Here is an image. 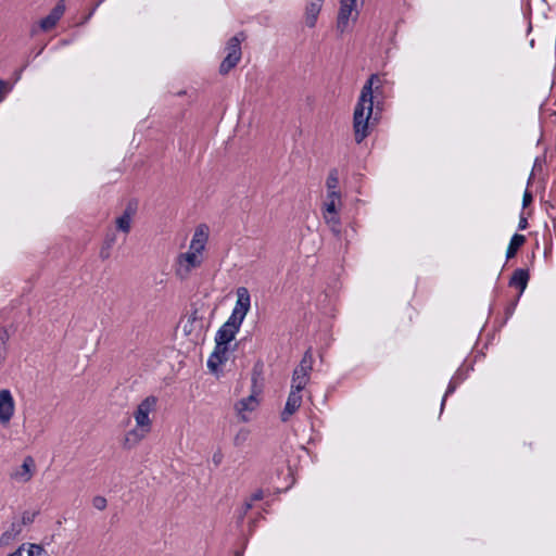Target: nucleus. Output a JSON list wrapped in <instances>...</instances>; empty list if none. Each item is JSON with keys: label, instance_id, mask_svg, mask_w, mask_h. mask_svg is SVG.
<instances>
[{"label": "nucleus", "instance_id": "f257e3e1", "mask_svg": "<svg viewBox=\"0 0 556 556\" xmlns=\"http://www.w3.org/2000/svg\"><path fill=\"white\" fill-rule=\"evenodd\" d=\"M375 79H378V75H370L362 88L361 96L354 109L353 129L355 141L358 144L369 135V121L374 110L372 84Z\"/></svg>", "mask_w": 556, "mask_h": 556}, {"label": "nucleus", "instance_id": "f03ea898", "mask_svg": "<svg viewBox=\"0 0 556 556\" xmlns=\"http://www.w3.org/2000/svg\"><path fill=\"white\" fill-rule=\"evenodd\" d=\"M156 403L157 399L153 395H150L141 401L137 406V409L134 413V417L141 433L139 434L136 430L129 431L125 438V447L130 448L151 430V420L149 415L155 409Z\"/></svg>", "mask_w": 556, "mask_h": 556}, {"label": "nucleus", "instance_id": "7ed1b4c3", "mask_svg": "<svg viewBox=\"0 0 556 556\" xmlns=\"http://www.w3.org/2000/svg\"><path fill=\"white\" fill-rule=\"evenodd\" d=\"M260 374L256 370H253L252 374V393L248 397H243L238 401L235 405V408L240 417V419L244 422L249 420L245 413L253 412L258 406L257 395L262 391V387L257 384Z\"/></svg>", "mask_w": 556, "mask_h": 556}, {"label": "nucleus", "instance_id": "20e7f679", "mask_svg": "<svg viewBox=\"0 0 556 556\" xmlns=\"http://www.w3.org/2000/svg\"><path fill=\"white\" fill-rule=\"evenodd\" d=\"M243 39V34L240 33L239 35H236L231 37L227 45H226V51L227 55L222 61L219 65V73L225 75L232 70L238 62L241 59V41Z\"/></svg>", "mask_w": 556, "mask_h": 556}, {"label": "nucleus", "instance_id": "39448f33", "mask_svg": "<svg viewBox=\"0 0 556 556\" xmlns=\"http://www.w3.org/2000/svg\"><path fill=\"white\" fill-rule=\"evenodd\" d=\"M15 410V402L9 389L0 390V424L8 425Z\"/></svg>", "mask_w": 556, "mask_h": 556}, {"label": "nucleus", "instance_id": "423d86ee", "mask_svg": "<svg viewBox=\"0 0 556 556\" xmlns=\"http://www.w3.org/2000/svg\"><path fill=\"white\" fill-rule=\"evenodd\" d=\"M65 9V1L59 0L50 13L40 21V28L45 31L52 29L63 16Z\"/></svg>", "mask_w": 556, "mask_h": 556}, {"label": "nucleus", "instance_id": "0eeeda50", "mask_svg": "<svg viewBox=\"0 0 556 556\" xmlns=\"http://www.w3.org/2000/svg\"><path fill=\"white\" fill-rule=\"evenodd\" d=\"M35 469V460L31 456H26L23 460V464L15 468L10 477L11 479L18 482H28L34 475Z\"/></svg>", "mask_w": 556, "mask_h": 556}, {"label": "nucleus", "instance_id": "6e6552de", "mask_svg": "<svg viewBox=\"0 0 556 556\" xmlns=\"http://www.w3.org/2000/svg\"><path fill=\"white\" fill-rule=\"evenodd\" d=\"M355 7V0H341L340 10L337 18V29L341 34L345 31L350 16Z\"/></svg>", "mask_w": 556, "mask_h": 556}, {"label": "nucleus", "instance_id": "1a4fd4ad", "mask_svg": "<svg viewBox=\"0 0 556 556\" xmlns=\"http://www.w3.org/2000/svg\"><path fill=\"white\" fill-rule=\"evenodd\" d=\"M228 346H220L215 344L214 351L207 359V368L215 375L219 371V366L227 361Z\"/></svg>", "mask_w": 556, "mask_h": 556}, {"label": "nucleus", "instance_id": "9d476101", "mask_svg": "<svg viewBox=\"0 0 556 556\" xmlns=\"http://www.w3.org/2000/svg\"><path fill=\"white\" fill-rule=\"evenodd\" d=\"M208 238V228L206 225H199L192 236L189 250L194 251L199 254L205 249V244Z\"/></svg>", "mask_w": 556, "mask_h": 556}, {"label": "nucleus", "instance_id": "9b49d317", "mask_svg": "<svg viewBox=\"0 0 556 556\" xmlns=\"http://www.w3.org/2000/svg\"><path fill=\"white\" fill-rule=\"evenodd\" d=\"M251 307V296L249 290L245 287H239L237 289V302L233 307L236 314H240L241 318H245Z\"/></svg>", "mask_w": 556, "mask_h": 556}, {"label": "nucleus", "instance_id": "f8f14e48", "mask_svg": "<svg viewBox=\"0 0 556 556\" xmlns=\"http://www.w3.org/2000/svg\"><path fill=\"white\" fill-rule=\"evenodd\" d=\"M302 404V395L300 393L291 392L288 395L285 408L281 412L280 418L283 422L288 421L289 418L300 408Z\"/></svg>", "mask_w": 556, "mask_h": 556}, {"label": "nucleus", "instance_id": "ddd939ff", "mask_svg": "<svg viewBox=\"0 0 556 556\" xmlns=\"http://www.w3.org/2000/svg\"><path fill=\"white\" fill-rule=\"evenodd\" d=\"M529 279L530 275L528 269L517 268L509 278L508 285L509 287L519 289L518 295L521 296L528 286Z\"/></svg>", "mask_w": 556, "mask_h": 556}, {"label": "nucleus", "instance_id": "4468645a", "mask_svg": "<svg viewBox=\"0 0 556 556\" xmlns=\"http://www.w3.org/2000/svg\"><path fill=\"white\" fill-rule=\"evenodd\" d=\"M324 0H307L305 23L309 28L315 27Z\"/></svg>", "mask_w": 556, "mask_h": 556}, {"label": "nucleus", "instance_id": "2eb2a0df", "mask_svg": "<svg viewBox=\"0 0 556 556\" xmlns=\"http://www.w3.org/2000/svg\"><path fill=\"white\" fill-rule=\"evenodd\" d=\"M239 332L236 328L227 327V324H223L215 334V344L220 346H228V344L235 339Z\"/></svg>", "mask_w": 556, "mask_h": 556}, {"label": "nucleus", "instance_id": "dca6fc26", "mask_svg": "<svg viewBox=\"0 0 556 556\" xmlns=\"http://www.w3.org/2000/svg\"><path fill=\"white\" fill-rule=\"evenodd\" d=\"M313 363H314L313 351H312V348H308L304 352V354L300 361V364L294 368L293 371L304 375V376H307L309 378V374L313 369Z\"/></svg>", "mask_w": 556, "mask_h": 556}, {"label": "nucleus", "instance_id": "f3484780", "mask_svg": "<svg viewBox=\"0 0 556 556\" xmlns=\"http://www.w3.org/2000/svg\"><path fill=\"white\" fill-rule=\"evenodd\" d=\"M136 207L131 203H128L123 214L116 219V227L123 232L130 231L131 216L135 213Z\"/></svg>", "mask_w": 556, "mask_h": 556}, {"label": "nucleus", "instance_id": "a211bd4d", "mask_svg": "<svg viewBox=\"0 0 556 556\" xmlns=\"http://www.w3.org/2000/svg\"><path fill=\"white\" fill-rule=\"evenodd\" d=\"M21 532V523L13 521L10 528L0 535V546H8Z\"/></svg>", "mask_w": 556, "mask_h": 556}, {"label": "nucleus", "instance_id": "6ab92c4d", "mask_svg": "<svg viewBox=\"0 0 556 556\" xmlns=\"http://www.w3.org/2000/svg\"><path fill=\"white\" fill-rule=\"evenodd\" d=\"M526 242V237L520 233H514L510 238L509 244L506 250V260L515 257L520 247Z\"/></svg>", "mask_w": 556, "mask_h": 556}, {"label": "nucleus", "instance_id": "aec40b11", "mask_svg": "<svg viewBox=\"0 0 556 556\" xmlns=\"http://www.w3.org/2000/svg\"><path fill=\"white\" fill-rule=\"evenodd\" d=\"M116 242V235L114 232H108L104 237L103 244L100 250V257L106 260L111 255V249Z\"/></svg>", "mask_w": 556, "mask_h": 556}, {"label": "nucleus", "instance_id": "412c9836", "mask_svg": "<svg viewBox=\"0 0 556 556\" xmlns=\"http://www.w3.org/2000/svg\"><path fill=\"white\" fill-rule=\"evenodd\" d=\"M309 378L307 376L292 372V380H291V392L300 393L302 390L306 387L308 383Z\"/></svg>", "mask_w": 556, "mask_h": 556}, {"label": "nucleus", "instance_id": "4be33fe9", "mask_svg": "<svg viewBox=\"0 0 556 556\" xmlns=\"http://www.w3.org/2000/svg\"><path fill=\"white\" fill-rule=\"evenodd\" d=\"M197 252L189 250L186 253H181L179 255V263H182L184 261L188 264L189 268H195L201 265V260L198 257Z\"/></svg>", "mask_w": 556, "mask_h": 556}, {"label": "nucleus", "instance_id": "5701e85b", "mask_svg": "<svg viewBox=\"0 0 556 556\" xmlns=\"http://www.w3.org/2000/svg\"><path fill=\"white\" fill-rule=\"evenodd\" d=\"M339 185V172L337 168L330 169L326 179L327 190H337Z\"/></svg>", "mask_w": 556, "mask_h": 556}, {"label": "nucleus", "instance_id": "b1692460", "mask_svg": "<svg viewBox=\"0 0 556 556\" xmlns=\"http://www.w3.org/2000/svg\"><path fill=\"white\" fill-rule=\"evenodd\" d=\"M326 223L329 225L331 231L334 233L336 237L340 238L341 236V222L340 217L338 215L327 217L325 216Z\"/></svg>", "mask_w": 556, "mask_h": 556}, {"label": "nucleus", "instance_id": "393cba45", "mask_svg": "<svg viewBox=\"0 0 556 556\" xmlns=\"http://www.w3.org/2000/svg\"><path fill=\"white\" fill-rule=\"evenodd\" d=\"M460 383H458L455 379L451 378L448 384H447V388H446V391L442 397V401H441V412L443 410L444 408V405H445V402H446V399L447 396L452 395L457 387L459 386Z\"/></svg>", "mask_w": 556, "mask_h": 556}, {"label": "nucleus", "instance_id": "a878e982", "mask_svg": "<svg viewBox=\"0 0 556 556\" xmlns=\"http://www.w3.org/2000/svg\"><path fill=\"white\" fill-rule=\"evenodd\" d=\"M460 383H458L455 379L451 378L448 384H447V388H446V391L442 397V401H441V412L443 410L444 408V405H445V402H446V399L447 396L452 395L457 387L459 386Z\"/></svg>", "mask_w": 556, "mask_h": 556}, {"label": "nucleus", "instance_id": "bb28decb", "mask_svg": "<svg viewBox=\"0 0 556 556\" xmlns=\"http://www.w3.org/2000/svg\"><path fill=\"white\" fill-rule=\"evenodd\" d=\"M39 515V510H34V511H29V510H25L23 514H22V519L21 521H17L18 523H21V528L23 526H28V525H31L36 517Z\"/></svg>", "mask_w": 556, "mask_h": 556}, {"label": "nucleus", "instance_id": "cd10ccee", "mask_svg": "<svg viewBox=\"0 0 556 556\" xmlns=\"http://www.w3.org/2000/svg\"><path fill=\"white\" fill-rule=\"evenodd\" d=\"M470 370H473L472 365H470L466 369L463 368V366H460L452 378L455 379L458 383H463L468 378Z\"/></svg>", "mask_w": 556, "mask_h": 556}, {"label": "nucleus", "instance_id": "c85d7f7f", "mask_svg": "<svg viewBox=\"0 0 556 556\" xmlns=\"http://www.w3.org/2000/svg\"><path fill=\"white\" fill-rule=\"evenodd\" d=\"M244 318H241L240 314H236L232 309L231 315L227 319L225 324H227V327L236 328L237 330H240V327L243 323Z\"/></svg>", "mask_w": 556, "mask_h": 556}, {"label": "nucleus", "instance_id": "c756f323", "mask_svg": "<svg viewBox=\"0 0 556 556\" xmlns=\"http://www.w3.org/2000/svg\"><path fill=\"white\" fill-rule=\"evenodd\" d=\"M545 210L548 217L555 223L556 222V202L553 200L544 201Z\"/></svg>", "mask_w": 556, "mask_h": 556}, {"label": "nucleus", "instance_id": "7c9ffc66", "mask_svg": "<svg viewBox=\"0 0 556 556\" xmlns=\"http://www.w3.org/2000/svg\"><path fill=\"white\" fill-rule=\"evenodd\" d=\"M27 556H41L42 554H46V549L38 545V544H29L27 551Z\"/></svg>", "mask_w": 556, "mask_h": 556}, {"label": "nucleus", "instance_id": "2f4dec72", "mask_svg": "<svg viewBox=\"0 0 556 556\" xmlns=\"http://www.w3.org/2000/svg\"><path fill=\"white\" fill-rule=\"evenodd\" d=\"M249 437V431L247 429H241L235 437L233 443L236 446L242 445Z\"/></svg>", "mask_w": 556, "mask_h": 556}, {"label": "nucleus", "instance_id": "473e14b6", "mask_svg": "<svg viewBox=\"0 0 556 556\" xmlns=\"http://www.w3.org/2000/svg\"><path fill=\"white\" fill-rule=\"evenodd\" d=\"M92 505L98 510H103V509H105L108 502H106L105 497L98 495V496L93 497Z\"/></svg>", "mask_w": 556, "mask_h": 556}, {"label": "nucleus", "instance_id": "72a5a7b5", "mask_svg": "<svg viewBox=\"0 0 556 556\" xmlns=\"http://www.w3.org/2000/svg\"><path fill=\"white\" fill-rule=\"evenodd\" d=\"M519 299H520V296H519V295H517V298H516L514 301H511V302L506 306V308H505L506 320L513 316V314H514V312H515V309H516V306H517V304H518Z\"/></svg>", "mask_w": 556, "mask_h": 556}, {"label": "nucleus", "instance_id": "f704fd0d", "mask_svg": "<svg viewBox=\"0 0 556 556\" xmlns=\"http://www.w3.org/2000/svg\"><path fill=\"white\" fill-rule=\"evenodd\" d=\"M253 504L251 502H245L241 509L238 511V521L242 522L248 511L252 508Z\"/></svg>", "mask_w": 556, "mask_h": 556}, {"label": "nucleus", "instance_id": "c9c22d12", "mask_svg": "<svg viewBox=\"0 0 556 556\" xmlns=\"http://www.w3.org/2000/svg\"><path fill=\"white\" fill-rule=\"evenodd\" d=\"M326 212L329 213L331 216L338 215L337 205L333 200L327 201L325 203Z\"/></svg>", "mask_w": 556, "mask_h": 556}, {"label": "nucleus", "instance_id": "e433bc0d", "mask_svg": "<svg viewBox=\"0 0 556 556\" xmlns=\"http://www.w3.org/2000/svg\"><path fill=\"white\" fill-rule=\"evenodd\" d=\"M544 163H545V157L544 156H536L535 160H534V163H533L532 170L533 172L542 170Z\"/></svg>", "mask_w": 556, "mask_h": 556}, {"label": "nucleus", "instance_id": "4c0bfd02", "mask_svg": "<svg viewBox=\"0 0 556 556\" xmlns=\"http://www.w3.org/2000/svg\"><path fill=\"white\" fill-rule=\"evenodd\" d=\"M9 92L8 83L0 79V103L4 100L5 94Z\"/></svg>", "mask_w": 556, "mask_h": 556}, {"label": "nucleus", "instance_id": "58836bf2", "mask_svg": "<svg viewBox=\"0 0 556 556\" xmlns=\"http://www.w3.org/2000/svg\"><path fill=\"white\" fill-rule=\"evenodd\" d=\"M533 200L532 193L526 189L523 197H522V207H527Z\"/></svg>", "mask_w": 556, "mask_h": 556}, {"label": "nucleus", "instance_id": "ea45409f", "mask_svg": "<svg viewBox=\"0 0 556 556\" xmlns=\"http://www.w3.org/2000/svg\"><path fill=\"white\" fill-rule=\"evenodd\" d=\"M341 193L338 190H328L327 193V201L333 200V202H337L340 200Z\"/></svg>", "mask_w": 556, "mask_h": 556}, {"label": "nucleus", "instance_id": "a19ab883", "mask_svg": "<svg viewBox=\"0 0 556 556\" xmlns=\"http://www.w3.org/2000/svg\"><path fill=\"white\" fill-rule=\"evenodd\" d=\"M528 227V219L521 213L519 216L518 230H525Z\"/></svg>", "mask_w": 556, "mask_h": 556}, {"label": "nucleus", "instance_id": "79ce46f5", "mask_svg": "<svg viewBox=\"0 0 556 556\" xmlns=\"http://www.w3.org/2000/svg\"><path fill=\"white\" fill-rule=\"evenodd\" d=\"M263 496H264L263 491L257 490L252 494L251 500L249 502H251L253 504V502L261 501L263 498Z\"/></svg>", "mask_w": 556, "mask_h": 556}, {"label": "nucleus", "instance_id": "37998d69", "mask_svg": "<svg viewBox=\"0 0 556 556\" xmlns=\"http://www.w3.org/2000/svg\"><path fill=\"white\" fill-rule=\"evenodd\" d=\"M213 462L215 465H219L222 463V459H223V455L222 453H215L212 457Z\"/></svg>", "mask_w": 556, "mask_h": 556}, {"label": "nucleus", "instance_id": "c03bdc74", "mask_svg": "<svg viewBox=\"0 0 556 556\" xmlns=\"http://www.w3.org/2000/svg\"><path fill=\"white\" fill-rule=\"evenodd\" d=\"M549 200H553L556 202V184L555 182L551 187Z\"/></svg>", "mask_w": 556, "mask_h": 556}, {"label": "nucleus", "instance_id": "a18cd8bd", "mask_svg": "<svg viewBox=\"0 0 556 556\" xmlns=\"http://www.w3.org/2000/svg\"><path fill=\"white\" fill-rule=\"evenodd\" d=\"M24 551V545H22L15 552L9 554L8 556H23Z\"/></svg>", "mask_w": 556, "mask_h": 556}, {"label": "nucleus", "instance_id": "49530a36", "mask_svg": "<svg viewBox=\"0 0 556 556\" xmlns=\"http://www.w3.org/2000/svg\"><path fill=\"white\" fill-rule=\"evenodd\" d=\"M96 12V8H91V10L88 12V14L85 16L84 21L81 22L83 24L84 23H87L91 17L92 15L94 14Z\"/></svg>", "mask_w": 556, "mask_h": 556}, {"label": "nucleus", "instance_id": "de8ad7c7", "mask_svg": "<svg viewBox=\"0 0 556 556\" xmlns=\"http://www.w3.org/2000/svg\"><path fill=\"white\" fill-rule=\"evenodd\" d=\"M530 14H531V12H529L528 16H526L528 20L527 34H530L532 31V23H531Z\"/></svg>", "mask_w": 556, "mask_h": 556}, {"label": "nucleus", "instance_id": "09e8293b", "mask_svg": "<svg viewBox=\"0 0 556 556\" xmlns=\"http://www.w3.org/2000/svg\"><path fill=\"white\" fill-rule=\"evenodd\" d=\"M105 0H98L92 8H96V10L104 2Z\"/></svg>", "mask_w": 556, "mask_h": 556}, {"label": "nucleus", "instance_id": "8fccbe9b", "mask_svg": "<svg viewBox=\"0 0 556 556\" xmlns=\"http://www.w3.org/2000/svg\"><path fill=\"white\" fill-rule=\"evenodd\" d=\"M534 173H535V172H533V170L531 172V174H530V176H529V178H528V182H527V185H528V186L531 184V181H532V179H533V177H534Z\"/></svg>", "mask_w": 556, "mask_h": 556}, {"label": "nucleus", "instance_id": "3c124183", "mask_svg": "<svg viewBox=\"0 0 556 556\" xmlns=\"http://www.w3.org/2000/svg\"><path fill=\"white\" fill-rule=\"evenodd\" d=\"M190 318H191L192 320H195V319H197V311H194V312H193V314L190 316Z\"/></svg>", "mask_w": 556, "mask_h": 556}, {"label": "nucleus", "instance_id": "603ef678", "mask_svg": "<svg viewBox=\"0 0 556 556\" xmlns=\"http://www.w3.org/2000/svg\"><path fill=\"white\" fill-rule=\"evenodd\" d=\"M530 47L531 48H534V45H535V40L534 39H531L530 42H529Z\"/></svg>", "mask_w": 556, "mask_h": 556}, {"label": "nucleus", "instance_id": "864d4df0", "mask_svg": "<svg viewBox=\"0 0 556 556\" xmlns=\"http://www.w3.org/2000/svg\"><path fill=\"white\" fill-rule=\"evenodd\" d=\"M42 50H43V47L40 50H38V52L36 53V56H38L42 52Z\"/></svg>", "mask_w": 556, "mask_h": 556}, {"label": "nucleus", "instance_id": "5fc2aeb1", "mask_svg": "<svg viewBox=\"0 0 556 556\" xmlns=\"http://www.w3.org/2000/svg\"><path fill=\"white\" fill-rule=\"evenodd\" d=\"M236 556H242V553L241 552H237Z\"/></svg>", "mask_w": 556, "mask_h": 556}]
</instances>
